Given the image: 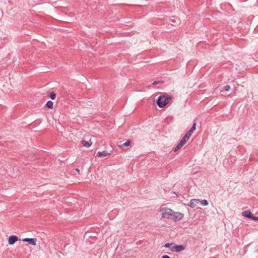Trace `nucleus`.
I'll use <instances>...</instances> for the list:
<instances>
[{
    "instance_id": "obj_1",
    "label": "nucleus",
    "mask_w": 258,
    "mask_h": 258,
    "mask_svg": "<svg viewBox=\"0 0 258 258\" xmlns=\"http://www.w3.org/2000/svg\"><path fill=\"white\" fill-rule=\"evenodd\" d=\"M162 218L171 220L174 222L182 219L184 214L180 212H175L168 208H163L159 211Z\"/></svg>"
},
{
    "instance_id": "obj_2",
    "label": "nucleus",
    "mask_w": 258,
    "mask_h": 258,
    "mask_svg": "<svg viewBox=\"0 0 258 258\" xmlns=\"http://www.w3.org/2000/svg\"><path fill=\"white\" fill-rule=\"evenodd\" d=\"M171 98L168 96H160L157 101V104L160 108L164 107L166 105L169 103Z\"/></svg>"
},
{
    "instance_id": "obj_3",
    "label": "nucleus",
    "mask_w": 258,
    "mask_h": 258,
    "mask_svg": "<svg viewBox=\"0 0 258 258\" xmlns=\"http://www.w3.org/2000/svg\"><path fill=\"white\" fill-rule=\"evenodd\" d=\"M190 137L187 135L185 134L180 141V143L176 146L174 149V151L176 152L178 150L180 149L189 139Z\"/></svg>"
},
{
    "instance_id": "obj_4",
    "label": "nucleus",
    "mask_w": 258,
    "mask_h": 258,
    "mask_svg": "<svg viewBox=\"0 0 258 258\" xmlns=\"http://www.w3.org/2000/svg\"><path fill=\"white\" fill-rule=\"evenodd\" d=\"M23 241L28 242L32 245H36L37 239L34 238H25L23 239Z\"/></svg>"
},
{
    "instance_id": "obj_5",
    "label": "nucleus",
    "mask_w": 258,
    "mask_h": 258,
    "mask_svg": "<svg viewBox=\"0 0 258 258\" xmlns=\"http://www.w3.org/2000/svg\"><path fill=\"white\" fill-rule=\"evenodd\" d=\"M18 240V238L15 235H11L8 238V243L10 245L14 244Z\"/></svg>"
},
{
    "instance_id": "obj_6",
    "label": "nucleus",
    "mask_w": 258,
    "mask_h": 258,
    "mask_svg": "<svg viewBox=\"0 0 258 258\" xmlns=\"http://www.w3.org/2000/svg\"><path fill=\"white\" fill-rule=\"evenodd\" d=\"M185 249V246L182 245H175L171 248L172 251H175L176 252L181 251Z\"/></svg>"
},
{
    "instance_id": "obj_7",
    "label": "nucleus",
    "mask_w": 258,
    "mask_h": 258,
    "mask_svg": "<svg viewBox=\"0 0 258 258\" xmlns=\"http://www.w3.org/2000/svg\"><path fill=\"white\" fill-rule=\"evenodd\" d=\"M110 153L108 151L104 150L103 151H98L97 153V156L99 158H103L106 157Z\"/></svg>"
},
{
    "instance_id": "obj_8",
    "label": "nucleus",
    "mask_w": 258,
    "mask_h": 258,
    "mask_svg": "<svg viewBox=\"0 0 258 258\" xmlns=\"http://www.w3.org/2000/svg\"><path fill=\"white\" fill-rule=\"evenodd\" d=\"M200 200L198 199H192L190 201V204H189V206L191 208H194L196 207L199 203Z\"/></svg>"
},
{
    "instance_id": "obj_9",
    "label": "nucleus",
    "mask_w": 258,
    "mask_h": 258,
    "mask_svg": "<svg viewBox=\"0 0 258 258\" xmlns=\"http://www.w3.org/2000/svg\"><path fill=\"white\" fill-rule=\"evenodd\" d=\"M81 142L83 146L86 148H89L92 144V142L91 141V140L87 141L85 140H82Z\"/></svg>"
},
{
    "instance_id": "obj_10",
    "label": "nucleus",
    "mask_w": 258,
    "mask_h": 258,
    "mask_svg": "<svg viewBox=\"0 0 258 258\" xmlns=\"http://www.w3.org/2000/svg\"><path fill=\"white\" fill-rule=\"evenodd\" d=\"M196 123H194L191 127V128L186 133V135L190 137L194 131L196 130Z\"/></svg>"
},
{
    "instance_id": "obj_11",
    "label": "nucleus",
    "mask_w": 258,
    "mask_h": 258,
    "mask_svg": "<svg viewBox=\"0 0 258 258\" xmlns=\"http://www.w3.org/2000/svg\"><path fill=\"white\" fill-rule=\"evenodd\" d=\"M242 215L247 218L251 219L252 215L250 211H245L242 213Z\"/></svg>"
},
{
    "instance_id": "obj_12",
    "label": "nucleus",
    "mask_w": 258,
    "mask_h": 258,
    "mask_svg": "<svg viewBox=\"0 0 258 258\" xmlns=\"http://www.w3.org/2000/svg\"><path fill=\"white\" fill-rule=\"evenodd\" d=\"M53 105V102L51 100L48 101L45 104V106L49 109H52Z\"/></svg>"
},
{
    "instance_id": "obj_13",
    "label": "nucleus",
    "mask_w": 258,
    "mask_h": 258,
    "mask_svg": "<svg viewBox=\"0 0 258 258\" xmlns=\"http://www.w3.org/2000/svg\"><path fill=\"white\" fill-rule=\"evenodd\" d=\"M129 146V139H127L126 142L119 145V147L121 149H122L124 147H128Z\"/></svg>"
},
{
    "instance_id": "obj_14",
    "label": "nucleus",
    "mask_w": 258,
    "mask_h": 258,
    "mask_svg": "<svg viewBox=\"0 0 258 258\" xmlns=\"http://www.w3.org/2000/svg\"><path fill=\"white\" fill-rule=\"evenodd\" d=\"M49 97L52 99L54 100L56 97V94L53 92H51L49 93Z\"/></svg>"
},
{
    "instance_id": "obj_15",
    "label": "nucleus",
    "mask_w": 258,
    "mask_h": 258,
    "mask_svg": "<svg viewBox=\"0 0 258 258\" xmlns=\"http://www.w3.org/2000/svg\"><path fill=\"white\" fill-rule=\"evenodd\" d=\"M200 203L203 206H207L209 204L208 202L206 200L200 201Z\"/></svg>"
},
{
    "instance_id": "obj_16",
    "label": "nucleus",
    "mask_w": 258,
    "mask_h": 258,
    "mask_svg": "<svg viewBox=\"0 0 258 258\" xmlns=\"http://www.w3.org/2000/svg\"><path fill=\"white\" fill-rule=\"evenodd\" d=\"M224 88L225 91H228L230 89L231 87L229 85H227V86H225L224 87Z\"/></svg>"
},
{
    "instance_id": "obj_17",
    "label": "nucleus",
    "mask_w": 258,
    "mask_h": 258,
    "mask_svg": "<svg viewBox=\"0 0 258 258\" xmlns=\"http://www.w3.org/2000/svg\"><path fill=\"white\" fill-rule=\"evenodd\" d=\"M251 219L254 221H258V217H254L252 215Z\"/></svg>"
},
{
    "instance_id": "obj_18",
    "label": "nucleus",
    "mask_w": 258,
    "mask_h": 258,
    "mask_svg": "<svg viewBox=\"0 0 258 258\" xmlns=\"http://www.w3.org/2000/svg\"><path fill=\"white\" fill-rule=\"evenodd\" d=\"M171 245H172V244L167 243L165 245V247H169Z\"/></svg>"
},
{
    "instance_id": "obj_19",
    "label": "nucleus",
    "mask_w": 258,
    "mask_h": 258,
    "mask_svg": "<svg viewBox=\"0 0 258 258\" xmlns=\"http://www.w3.org/2000/svg\"><path fill=\"white\" fill-rule=\"evenodd\" d=\"M162 258H171L170 256H168V255H163Z\"/></svg>"
},
{
    "instance_id": "obj_20",
    "label": "nucleus",
    "mask_w": 258,
    "mask_h": 258,
    "mask_svg": "<svg viewBox=\"0 0 258 258\" xmlns=\"http://www.w3.org/2000/svg\"><path fill=\"white\" fill-rule=\"evenodd\" d=\"M75 170L78 173V174H80V170L78 168H76Z\"/></svg>"
},
{
    "instance_id": "obj_21",
    "label": "nucleus",
    "mask_w": 258,
    "mask_h": 258,
    "mask_svg": "<svg viewBox=\"0 0 258 258\" xmlns=\"http://www.w3.org/2000/svg\"><path fill=\"white\" fill-rule=\"evenodd\" d=\"M157 84V83H156V82H154V83H153V85H155V84Z\"/></svg>"
}]
</instances>
